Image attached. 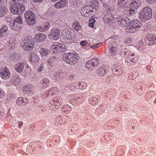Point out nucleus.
I'll list each match as a JSON object with an SVG mask.
<instances>
[{"instance_id":"nucleus-1","label":"nucleus","mask_w":156,"mask_h":156,"mask_svg":"<svg viewBox=\"0 0 156 156\" xmlns=\"http://www.w3.org/2000/svg\"><path fill=\"white\" fill-rule=\"evenodd\" d=\"M152 11L148 7H144L139 14L140 19L143 22L150 20L152 16Z\"/></svg>"},{"instance_id":"nucleus-2","label":"nucleus","mask_w":156,"mask_h":156,"mask_svg":"<svg viewBox=\"0 0 156 156\" xmlns=\"http://www.w3.org/2000/svg\"><path fill=\"white\" fill-rule=\"evenodd\" d=\"M141 26L142 24L140 21L137 20H132L130 21L129 26L126 27L125 29L127 32L133 33L139 29Z\"/></svg>"},{"instance_id":"nucleus-3","label":"nucleus","mask_w":156,"mask_h":156,"mask_svg":"<svg viewBox=\"0 0 156 156\" xmlns=\"http://www.w3.org/2000/svg\"><path fill=\"white\" fill-rule=\"evenodd\" d=\"M68 98L72 101L73 105L75 106L80 104L83 102V100L84 98V94L83 93L75 95L71 94L69 95Z\"/></svg>"},{"instance_id":"nucleus-4","label":"nucleus","mask_w":156,"mask_h":156,"mask_svg":"<svg viewBox=\"0 0 156 156\" xmlns=\"http://www.w3.org/2000/svg\"><path fill=\"white\" fill-rule=\"evenodd\" d=\"M9 9L11 13L16 15H20L25 10V7L17 3L11 5Z\"/></svg>"},{"instance_id":"nucleus-5","label":"nucleus","mask_w":156,"mask_h":156,"mask_svg":"<svg viewBox=\"0 0 156 156\" xmlns=\"http://www.w3.org/2000/svg\"><path fill=\"white\" fill-rule=\"evenodd\" d=\"M24 17L28 24L33 25L36 23L35 15L32 11L26 12L24 14Z\"/></svg>"},{"instance_id":"nucleus-6","label":"nucleus","mask_w":156,"mask_h":156,"mask_svg":"<svg viewBox=\"0 0 156 156\" xmlns=\"http://www.w3.org/2000/svg\"><path fill=\"white\" fill-rule=\"evenodd\" d=\"M50 48L54 53L58 54L66 50V46L63 44L56 42L53 44L51 46Z\"/></svg>"},{"instance_id":"nucleus-7","label":"nucleus","mask_w":156,"mask_h":156,"mask_svg":"<svg viewBox=\"0 0 156 156\" xmlns=\"http://www.w3.org/2000/svg\"><path fill=\"white\" fill-rule=\"evenodd\" d=\"M99 63V59L95 57L87 62L85 64V67L87 70H92L98 66Z\"/></svg>"},{"instance_id":"nucleus-8","label":"nucleus","mask_w":156,"mask_h":156,"mask_svg":"<svg viewBox=\"0 0 156 156\" xmlns=\"http://www.w3.org/2000/svg\"><path fill=\"white\" fill-rule=\"evenodd\" d=\"M63 102V100L62 98L59 96H56L53 98L51 102L49 104V106L51 105V106L55 107L56 109H58L61 106ZM50 109L52 110L54 108L52 107Z\"/></svg>"},{"instance_id":"nucleus-9","label":"nucleus","mask_w":156,"mask_h":156,"mask_svg":"<svg viewBox=\"0 0 156 156\" xmlns=\"http://www.w3.org/2000/svg\"><path fill=\"white\" fill-rule=\"evenodd\" d=\"M65 38L67 40H71L75 37V32L74 30L69 28L63 29L61 32Z\"/></svg>"},{"instance_id":"nucleus-10","label":"nucleus","mask_w":156,"mask_h":156,"mask_svg":"<svg viewBox=\"0 0 156 156\" xmlns=\"http://www.w3.org/2000/svg\"><path fill=\"white\" fill-rule=\"evenodd\" d=\"M116 18L118 26L122 27H124L128 24H129L131 21V20L129 18L127 17L124 18L123 16H116Z\"/></svg>"},{"instance_id":"nucleus-11","label":"nucleus","mask_w":156,"mask_h":156,"mask_svg":"<svg viewBox=\"0 0 156 156\" xmlns=\"http://www.w3.org/2000/svg\"><path fill=\"white\" fill-rule=\"evenodd\" d=\"M110 69L109 66L107 65H103L98 68L96 73L98 76L102 77L106 75Z\"/></svg>"},{"instance_id":"nucleus-12","label":"nucleus","mask_w":156,"mask_h":156,"mask_svg":"<svg viewBox=\"0 0 156 156\" xmlns=\"http://www.w3.org/2000/svg\"><path fill=\"white\" fill-rule=\"evenodd\" d=\"M123 67L120 63H117L112 67V69L113 73L115 76H119L123 74Z\"/></svg>"},{"instance_id":"nucleus-13","label":"nucleus","mask_w":156,"mask_h":156,"mask_svg":"<svg viewBox=\"0 0 156 156\" xmlns=\"http://www.w3.org/2000/svg\"><path fill=\"white\" fill-rule=\"evenodd\" d=\"M60 31L58 28L51 29L50 30L49 34L48 35V37L51 39L57 40L60 37Z\"/></svg>"},{"instance_id":"nucleus-14","label":"nucleus","mask_w":156,"mask_h":156,"mask_svg":"<svg viewBox=\"0 0 156 156\" xmlns=\"http://www.w3.org/2000/svg\"><path fill=\"white\" fill-rule=\"evenodd\" d=\"M93 12L90 5H86L81 9V13L82 16L87 18L91 17V13Z\"/></svg>"},{"instance_id":"nucleus-15","label":"nucleus","mask_w":156,"mask_h":156,"mask_svg":"<svg viewBox=\"0 0 156 156\" xmlns=\"http://www.w3.org/2000/svg\"><path fill=\"white\" fill-rule=\"evenodd\" d=\"M145 43L149 45H152L156 43V35L149 33L145 39Z\"/></svg>"},{"instance_id":"nucleus-16","label":"nucleus","mask_w":156,"mask_h":156,"mask_svg":"<svg viewBox=\"0 0 156 156\" xmlns=\"http://www.w3.org/2000/svg\"><path fill=\"white\" fill-rule=\"evenodd\" d=\"M0 70H1L0 72L1 76L2 78L5 79L10 76V71L6 67L4 66L3 68L0 69Z\"/></svg>"},{"instance_id":"nucleus-17","label":"nucleus","mask_w":156,"mask_h":156,"mask_svg":"<svg viewBox=\"0 0 156 156\" xmlns=\"http://www.w3.org/2000/svg\"><path fill=\"white\" fill-rule=\"evenodd\" d=\"M47 37L46 35L42 33L36 34L34 37V39L37 42H42L44 41Z\"/></svg>"},{"instance_id":"nucleus-18","label":"nucleus","mask_w":156,"mask_h":156,"mask_svg":"<svg viewBox=\"0 0 156 156\" xmlns=\"http://www.w3.org/2000/svg\"><path fill=\"white\" fill-rule=\"evenodd\" d=\"M113 16L112 13L109 12L106 13L103 17L104 22L106 23H113Z\"/></svg>"},{"instance_id":"nucleus-19","label":"nucleus","mask_w":156,"mask_h":156,"mask_svg":"<svg viewBox=\"0 0 156 156\" xmlns=\"http://www.w3.org/2000/svg\"><path fill=\"white\" fill-rule=\"evenodd\" d=\"M71 53H67L63 54L62 57V60L66 63L70 65L73 64L72 59Z\"/></svg>"},{"instance_id":"nucleus-20","label":"nucleus","mask_w":156,"mask_h":156,"mask_svg":"<svg viewBox=\"0 0 156 156\" xmlns=\"http://www.w3.org/2000/svg\"><path fill=\"white\" fill-rule=\"evenodd\" d=\"M68 4L66 0H61L55 3L54 6L55 8L60 9L67 6Z\"/></svg>"},{"instance_id":"nucleus-21","label":"nucleus","mask_w":156,"mask_h":156,"mask_svg":"<svg viewBox=\"0 0 156 156\" xmlns=\"http://www.w3.org/2000/svg\"><path fill=\"white\" fill-rule=\"evenodd\" d=\"M141 3V0H133L132 2L130 4V7L133 9H134L135 11L140 7Z\"/></svg>"},{"instance_id":"nucleus-22","label":"nucleus","mask_w":156,"mask_h":156,"mask_svg":"<svg viewBox=\"0 0 156 156\" xmlns=\"http://www.w3.org/2000/svg\"><path fill=\"white\" fill-rule=\"evenodd\" d=\"M16 103L18 105L25 106L28 103V99L24 98L22 97H20L17 99Z\"/></svg>"},{"instance_id":"nucleus-23","label":"nucleus","mask_w":156,"mask_h":156,"mask_svg":"<svg viewBox=\"0 0 156 156\" xmlns=\"http://www.w3.org/2000/svg\"><path fill=\"white\" fill-rule=\"evenodd\" d=\"M100 97L98 96H92L89 101V104L92 106H95L98 105L100 101Z\"/></svg>"},{"instance_id":"nucleus-24","label":"nucleus","mask_w":156,"mask_h":156,"mask_svg":"<svg viewBox=\"0 0 156 156\" xmlns=\"http://www.w3.org/2000/svg\"><path fill=\"white\" fill-rule=\"evenodd\" d=\"M123 12L124 14L128 16H132L134 15L136 12L133 9L130 7L126 6Z\"/></svg>"},{"instance_id":"nucleus-25","label":"nucleus","mask_w":156,"mask_h":156,"mask_svg":"<svg viewBox=\"0 0 156 156\" xmlns=\"http://www.w3.org/2000/svg\"><path fill=\"white\" fill-rule=\"evenodd\" d=\"M128 1L129 0H117V6L118 9L121 10L123 8L125 7Z\"/></svg>"},{"instance_id":"nucleus-26","label":"nucleus","mask_w":156,"mask_h":156,"mask_svg":"<svg viewBox=\"0 0 156 156\" xmlns=\"http://www.w3.org/2000/svg\"><path fill=\"white\" fill-rule=\"evenodd\" d=\"M29 59L30 62L34 63L39 61V57L34 52H30L29 53Z\"/></svg>"},{"instance_id":"nucleus-27","label":"nucleus","mask_w":156,"mask_h":156,"mask_svg":"<svg viewBox=\"0 0 156 156\" xmlns=\"http://www.w3.org/2000/svg\"><path fill=\"white\" fill-rule=\"evenodd\" d=\"M14 69L17 72L21 73L24 68V64L23 62H19L14 66Z\"/></svg>"},{"instance_id":"nucleus-28","label":"nucleus","mask_w":156,"mask_h":156,"mask_svg":"<svg viewBox=\"0 0 156 156\" xmlns=\"http://www.w3.org/2000/svg\"><path fill=\"white\" fill-rule=\"evenodd\" d=\"M10 26L12 29L15 31H19L22 29L21 25L14 22H11Z\"/></svg>"},{"instance_id":"nucleus-29","label":"nucleus","mask_w":156,"mask_h":156,"mask_svg":"<svg viewBox=\"0 0 156 156\" xmlns=\"http://www.w3.org/2000/svg\"><path fill=\"white\" fill-rule=\"evenodd\" d=\"M24 44L29 45L33 46L34 44V42L32 37L30 36L26 37L24 41Z\"/></svg>"},{"instance_id":"nucleus-30","label":"nucleus","mask_w":156,"mask_h":156,"mask_svg":"<svg viewBox=\"0 0 156 156\" xmlns=\"http://www.w3.org/2000/svg\"><path fill=\"white\" fill-rule=\"evenodd\" d=\"M72 27L73 29L76 31H80L81 28V26L80 23L77 21H75L73 22Z\"/></svg>"},{"instance_id":"nucleus-31","label":"nucleus","mask_w":156,"mask_h":156,"mask_svg":"<svg viewBox=\"0 0 156 156\" xmlns=\"http://www.w3.org/2000/svg\"><path fill=\"white\" fill-rule=\"evenodd\" d=\"M62 111L66 114L69 113L72 110V107L68 105H64L61 108Z\"/></svg>"},{"instance_id":"nucleus-32","label":"nucleus","mask_w":156,"mask_h":156,"mask_svg":"<svg viewBox=\"0 0 156 156\" xmlns=\"http://www.w3.org/2000/svg\"><path fill=\"white\" fill-rule=\"evenodd\" d=\"M125 64L127 66H130L135 64L136 62V60L135 59H131L126 58L125 60Z\"/></svg>"},{"instance_id":"nucleus-33","label":"nucleus","mask_w":156,"mask_h":156,"mask_svg":"<svg viewBox=\"0 0 156 156\" xmlns=\"http://www.w3.org/2000/svg\"><path fill=\"white\" fill-rule=\"evenodd\" d=\"M71 53V56L73 55V56H71V58L72 59L73 64L74 63H75V62H78L79 57L78 54L75 52L72 53Z\"/></svg>"},{"instance_id":"nucleus-34","label":"nucleus","mask_w":156,"mask_h":156,"mask_svg":"<svg viewBox=\"0 0 156 156\" xmlns=\"http://www.w3.org/2000/svg\"><path fill=\"white\" fill-rule=\"evenodd\" d=\"M61 116H57L55 121V124L56 126H58L60 124H62L65 122V121L62 119Z\"/></svg>"},{"instance_id":"nucleus-35","label":"nucleus","mask_w":156,"mask_h":156,"mask_svg":"<svg viewBox=\"0 0 156 156\" xmlns=\"http://www.w3.org/2000/svg\"><path fill=\"white\" fill-rule=\"evenodd\" d=\"M120 52V54L122 57L126 58L129 57L128 49L126 48H125L124 49L121 50Z\"/></svg>"},{"instance_id":"nucleus-36","label":"nucleus","mask_w":156,"mask_h":156,"mask_svg":"<svg viewBox=\"0 0 156 156\" xmlns=\"http://www.w3.org/2000/svg\"><path fill=\"white\" fill-rule=\"evenodd\" d=\"M39 52L42 56H45L49 53V50L47 48H41L39 50Z\"/></svg>"},{"instance_id":"nucleus-37","label":"nucleus","mask_w":156,"mask_h":156,"mask_svg":"<svg viewBox=\"0 0 156 156\" xmlns=\"http://www.w3.org/2000/svg\"><path fill=\"white\" fill-rule=\"evenodd\" d=\"M8 30L7 26H3L0 29V38L3 37L6 34Z\"/></svg>"},{"instance_id":"nucleus-38","label":"nucleus","mask_w":156,"mask_h":156,"mask_svg":"<svg viewBox=\"0 0 156 156\" xmlns=\"http://www.w3.org/2000/svg\"><path fill=\"white\" fill-rule=\"evenodd\" d=\"M20 79L19 77L17 76H14L11 80V82L15 86L18 85L20 83Z\"/></svg>"},{"instance_id":"nucleus-39","label":"nucleus","mask_w":156,"mask_h":156,"mask_svg":"<svg viewBox=\"0 0 156 156\" xmlns=\"http://www.w3.org/2000/svg\"><path fill=\"white\" fill-rule=\"evenodd\" d=\"M42 88L44 89L47 87L48 86L49 83V79L46 77L44 78L42 80Z\"/></svg>"},{"instance_id":"nucleus-40","label":"nucleus","mask_w":156,"mask_h":156,"mask_svg":"<svg viewBox=\"0 0 156 156\" xmlns=\"http://www.w3.org/2000/svg\"><path fill=\"white\" fill-rule=\"evenodd\" d=\"M8 11V10L5 6H0V17H2L5 15Z\"/></svg>"},{"instance_id":"nucleus-41","label":"nucleus","mask_w":156,"mask_h":156,"mask_svg":"<svg viewBox=\"0 0 156 156\" xmlns=\"http://www.w3.org/2000/svg\"><path fill=\"white\" fill-rule=\"evenodd\" d=\"M99 2L97 0H92L91 2V9L93 10V8L95 9V10L98 8Z\"/></svg>"},{"instance_id":"nucleus-42","label":"nucleus","mask_w":156,"mask_h":156,"mask_svg":"<svg viewBox=\"0 0 156 156\" xmlns=\"http://www.w3.org/2000/svg\"><path fill=\"white\" fill-rule=\"evenodd\" d=\"M77 84L78 86V88L82 90H84L86 89L87 87V84L85 82H77Z\"/></svg>"},{"instance_id":"nucleus-43","label":"nucleus","mask_w":156,"mask_h":156,"mask_svg":"<svg viewBox=\"0 0 156 156\" xmlns=\"http://www.w3.org/2000/svg\"><path fill=\"white\" fill-rule=\"evenodd\" d=\"M137 47L140 51L146 48V45L142 41H140L137 44Z\"/></svg>"},{"instance_id":"nucleus-44","label":"nucleus","mask_w":156,"mask_h":156,"mask_svg":"<svg viewBox=\"0 0 156 156\" xmlns=\"http://www.w3.org/2000/svg\"><path fill=\"white\" fill-rule=\"evenodd\" d=\"M59 89L57 87H54L51 88L49 90L50 94L51 95L52 94H58L59 92Z\"/></svg>"},{"instance_id":"nucleus-45","label":"nucleus","mask_w":156,"mask_h":156,"mask_svg":"<svg viewBox=\"0 0 156 156\" xmlns=\"http://www.w3.org/2000/svg\"><path fill=\"white\" fill-rule=\"evenodd\" d=\"M109 53L110 55L114 56L117 53V48L115 47H112L110 49Z\"/></svg>"},{"instance_id":"nucleus-46","label":"nucleus","mask_w":156,"mask_h":156,"mask_svg":"<svg viewBox=\"0 0 156 156\" xmlns=\"http://www.w3.org/2000/svg\"><path fill=\"white\" fill-rule=\"evenodd\" d=\"M23 48L26 51H29L32 50L34 48V47L30 45L24 44L23 46Z\"/></svg>"},{"instance_id":"nucleus-47","label":"nucleus","mask_w":156,"mask_h":156,"mask_svg":"<svg viewBox=\"0 0 156 156\" xmlns=\"http://www.w3.org/2000/svg\"><path fill=\"white\" fill-rule=\"evenodd\" d=\"M30 86H25L23 88V92L24 94H27L31 92V89H30Z\"/></svg>"},{"instance_id":"nucleus-48","label":"nucleus","mask_w":156,"mask_h":156,"mask_svg":"<svg viewBox=\"0 0 156 156\" xmlns=\"http://www.w3.org/2000/svg\"><path fill=\"white\" fill-rule=\"evenodd\" d=\"M133 39L131 37H127L125 39L123 40V42L126 44H128L132 43Z\"/></svg>"},{"instance_id":"nucleus-49","label":"nucleus","mask_w":156,"mask_h":156,"mask_svg":"<svg viewBox=\"0 0 156 156\" xmlns=\"http://www.w3.org/2000/svg\"><path fill=\"white\" fill-rule=\"evenodd\" d=\"M55 60V58L54 56L51 57L47 60V62L49 66H51Z\"/></svg>"},{"instance_id":"nucleus-50","label":"nucleus","mask_w":156,"mask_h":156,"mask_svg":"<svg viewBox=\"0 0 156 156\" xmlns=\"http://www.w3.org/2000/svg\"><path fill=\"white\" fill-rule=\"evenodd\" d=\"M14 22L16 23H18L19 24H20V25H21L23 23V21L21 17L20 16H18V17H16L14 19Z\"/></svg>"},{"instance_id":"nucleus-51","label":"nucleus","mask_w":156,"mask_h":156,"mask_svg":"<svg viewBox=\"0 0 156 156\" xmlns=\"http://www.w3.org/2000/svg\"><path fill=\"white\" fill-rule=\"evenodd\" d=\"M15 95L14 94H8L6 96V98L8 100H11L12 98H15Z\"/></svg>"},{"instance_id":"nucleus-52","label":"nucleus","mask_w":156,"mask_h":156,"mask_svg":"<svg viewBox=\"0 0 156 156\" xmlns=\"http://www.w3.org/2000/svg\"><path fill=\"white\" fill-rule=\"evenodd\" d=\"M42 25L44 27L45 31H46L50 27V23L49 22H47Z\"/></svg>"},{"instance_id":"nucleus-53","label":"nucleus","mask_w":156,"mask_h":156,"mask_svg":"<svg viewBox=\"0 0 156 156\" xmlns=\"http://www.w3.org/2000/svg\"><path fill=\"white\" fill-rule=\"evenodd\" d=\"M102 43H95L93 45L90 46V47L92 49H96L100 47L102 45Z\"/></svg>"},{"instance_id":"nucleus-54","label":"nucleus","mask_w":156,"mask_h":156,"mask_svg":"<svg viewBox=\"0 0 156 156\" xmlns=\"http://www.w3.org/2000/svg\"><path fill=\"white\" fill-rule=\"evenodd\" d=\"M5 95V94L4 90L0 89V99L3 98Z\"/></svg>"},{"instance_id":"nucleus-55","label":"nucleus","mask_w":156,"mask_h":156,"mask_svg":"<svg viewBox=\"0 0 156 156\" xmlns=\"http://www.w3.org/2000/svg\"><path fill=\"white\" fill-rule=\"evenodd\" d=\"M27 0H14V3H17L18 4H23V2H25Z\"/></svg>"},{"instance_id":"nucleus-56","label":"nucleus","mask_w":156,"mask_h":156,"mask_svg":"<svg viewBox=\"0 0 156 156\" xmlns=\"http://www.w3.org/2000/svg\"><path fill=\"white\" fill-rule=\"evenodd\" d=\"M89 22H90L89 24V26L90 27L92 28H94V23L95 22L94 20H89Z\"/></svg>"},{"instance_id":"nucleus-57","label":"nucleus","mask_w":156,"mask_h":156,"mask_svg":"<svg viewBox=\"0 0 156 156\" xmlns=\"http://www.w3.org/2000/svg\"><path fill=\"white\" fill-rule=\"evenodd\" d=\"M37 29L40 31L43 32L45 31L44 27L42 25H40L37 27Z\"/></svg>"},{"instance_id":"nucleus-58","label":"nucleus","mask_w":156,"mask_h":156,"mask_svg":"<svg viewBox=\"0 0 156 156\" xmlns=\"http://www.w3.org/2000/svg\"><path fill=\"white\" fill-rule=\"evenodd\" d=\"M69 88L71 90H74L75 89V85L73 83L70 84L69 85Z\"/></svg>"},{"instance_id":"nucleus-59","label":"nucleus","mask_w":156,"mask_h":156,"mask_svg":"<svg viewBox=\"0 0 156 156\" xmlns=\"http://www.w3.org/2000/svg\"><path fill=\"white\" fill-rule=\"evenodd\" d=\"M128 53L129 54V57L130 56H133L134 55V51L130 49H128Z\"/></svg>"},{"instance_id":"nucleus-60","label":"nucleus","mask_w":156,"mask_h":156,"mask_svg":"<svg viewBox=\"0 0 156 156\" xmlns=\"http://www.w3.org/2000/svg\"><path fill=\"white\" fill-rule=\"evenodd\" d=\"M43 65L42 64H40L37 69V71L39 72H41L43 69Z\"/></svg>"},{"instance_id":"nucleus-61","label":"nucleus","mask_w":156,"mask_h":156,"mask_svg":"<svg viewBox=\"0 0 156 156\" xmlns=\"http://www.w3.org/2000/svg\"><path fill=\"white\" fill-rule=\"evenodd\" d=\"M80 43L81 46H85L87 45V43L85 41H82L80 42Z\"/></svg>"},{"instance_id":"nucleus-62","label":"nucleus","mask_w":156,"mask_h":156,"mask_svg":"<svg viewBox=\"0 0 156 156\" xmlns=\"http://www.w3.org/2000/svg\"><path fill=\"white\" fill-rule=\"evenodd\" d=\"M5 113L3 111V110H2L1 111L0 110V119L2 118L4 115Z\"/></svg>"},{"instance_id":"nucleus-63","label":"nucleus","mask_w":156,"mask_h":156,"mask_svg":"<svg viewBox=\"0 0 156 156\" xmlns=\"http://www.w3.org/2000/svg\"><path fill=\"white\" fill-rule=\"evenodd\" d=\"M106 9L108 11H110L112 10V7L109 5L106 6Z\"/></svg>"},{"instance_id":"nucleus-64","label":"nucleus","mask_w":156,"mask_h":156,"mask_svg":"<svg viewBox=\"0 0 156 156\" xmlns=\"http://www.w3.org/2000/svg\"><path fill=\"white\" fill-rule=\"evenodd\" d=\"M23 122L21 121H20L19 122V124L18 126V127L21 129V126L23 125Z\"/></svg>"}]
</instances>
